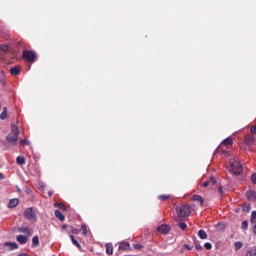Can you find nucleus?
Segmentation results:
<instances>
[{"label":"nucleus","mask_w":256,"mask_h":256,"mask_svg":"<svg viewBox=\"0 0 256 256\" xmlns=\"http://www.w3.org/2000/svg\"><path fill=\"white\" fill-rule=\"evenodd\" d=\"M195 247L198 251H203V246H201V244H199L197 241H195Z\"/></svg>","instance_id":"nucleus-36"},{"label":"nucleus","mask_w":256,"mask_h":256,"mask_svg":"<svg viewBox=\"0 0 256 256\" xmlns=\"http://www.w3.org/2000/svg\"><path fill=\"white\" fill-rule=\"evenodd\" d=\"M68 231H70L74 235H77L79 233V230H77L76 228H73V226H68Z\"/></svg>","instance_id":"nucleus-29"},{"label":"nucleus","mask_w":256,"mask_h":256,"mask_svg":"<svg viewBox=\"0 0 256 256\" xmlns=\"http://www.w3.org/2000/svg\"><path fill=\"white\" fill-rule=\"evenodd\" d=\"M54 215L57 219H59V221H65V216L63 213H61V211L55 210Z\"/></svg>","instance_id":"nucleus-15"},{"label":"nucleus","mask_w":256,"mask_h":256,"mask_svg":"<svg viewBox=\"0 0 256 256\" xmlns=\"http://www.w3.org/2000/svg\"><path fill=\"white\" fill-rule=\"evenodd\" d=\"M70 239H71L73 245H75V247H78V249H81V244H79V241L75 240V236L70 235Z\"/></svg>","instance_id":"nucleus-23"},{"label":"nucleus","mask_w":256,"mask_h":256,"mask_svg":"<svg viewBox=\"0 0 256 256\" xmlns=\"http://www.w3.org/2000/svg\"><path fill=\"white\" fill-rule=\"evenodd\" d=\"M106 253L108 255H113V244L111 243L106 244Z\"/></svg>","instance_id":"nucleus-19"},{"label":"nucleus","mask_w":256,"mask_h":256,"mask_svg":"<svg viewBox=\"0 0 256 256\" xmlns=\"http://www.w3.org/2000/svg\"><path fill=\"white\" fill-rule=\"evenodd\" d=\"M216 227L219 228L220 231H225V224L223 223H218Z\"/></svg>","instance_id":"nucleus-35"},{"label":"nucleus","mask_w":256,"mask_h":256,"mask_svg":"<svg viewBox=\"0 0 256 256\" xmlns=\"http://www.w3.org/2000/svg\"><path fill=\"white\" fill-rule=\"evenodd\" d=\"M20 145H29V140H27V139H22V140L20 141Z\"/></svg>","instance_id":"nucleus-38"},{"label":"nucleus","mask_w":256,"mask_h":256,"mask_svg":"<svg viewBox=\"0 0 256 256\" xmlns=\"http://www.w3.org/2000/svg\"><path fill=\"white\" fill-rule=\"evenodd\" d=\"M18 232L24 233V235H28V237H31V235H33V229L29 227H19Z\"/></svg>","instance_id":"nucleus-7"},{"label":"nucleus","mask_w":256,"mask_h":256,"mask_svg":"<svg viewBox=\"0 0 256 256\" xmlns=\"http://www.w3.org/2000/svg\"><path fill=\"white\" fill-rule=\"evenodd\" d=\"M246 256H256V247L248 249Z\"/></svg>","instance_id":"nucleus-24"},{"label":"nucleus","mask_w":256,"mask_h":256,"mask_svg":"<svg viewBox=\"0 0 256 256\" xmlns=\"http://www.w3.org/2000/svg\"><path fill=\"white\" fill-rule=\"evenodd\" d=\"M234 247H235V251H239V249H241L243 247V243L242 242H235Z\"/></svg>","instance_id":"nucleus-28"},{"label":"nucleus","mask_w":256,"mask_h":256,"mask_svg":"<svg viewBox=\"0 0 256 256\" xmlns=\"http://www.w3.org/2000/svg\"><path fill=\"white\" fill-rule=\"evenodd\" d=\"M177 217L175 221L178 222L180 217H189L191 215V206L187 204L176 207Z\"/></svg>","instance_id":"nucleus-2"},{"label":"nucleus","mask_w":256,"mask_h":256,"mask_svg":"<svg viewBox=\"0 0 256 256\" xmlns=\"http://www.w3.org/2000/svg\"><path fill=\"white\" fill-rule=\"evenodd\" d=\"M22 57L23 59H25V61H29L30 63H35L37 59V53H35V51L33 50H24L22 53Z\"/></svg>","instance_id":"nucleus-4"},{"label":"nucleus","mask_w":256,"mask_h":256,"mask_svg":"<svg viewBox=\"0 0 256 256\" xmlns=\"http://www.w3.org/2000/svg\"><path fill=\"white\" fill-rule=\"evenodd\" d=\"M249 227V222L247 220L242 222V229L246 231V229Z\"/></svg>","instance_id":"nucleus-32"},{"label":"nucleus","mask_w":256,"mask_h":256,"mask_svg":"<svg viewBox=\"0 0 256 256\" xmlns=\"http://www.w3.org/2000/svg\"><path fill=\"white\" fill-rule=\"evenodd\" d=\"M62 229H69V226H67V224H63Z\"/></svg>","instance_id":"nucleus-47"},{"label":"nucleus","mask_w":256,"mask_h":256,"mask_svg":"<svg viewBox=\"0 0 256 256\" xmlns=\"http://www.w3.org/2000/svg\"><path fill=\"white\" fill-rule=\"evenodd\" d=\"M250 131H251V133L256 134V125L252 126Z\"/></svg>","instance_id":"nucleus-42"},{"label":"nucleus","mask_w":256,"mask_h":256,"mask_svg":"<svg viewBox=\"0 0 256 256\" xmlns=\"http://www.w3.org/2000/svg\"><path fill=\"white\" fill-rule=\"evenodd\" d=\"M171 196L170 195H160L158 196V199L160 201H167V199H169Z\"/></svg>","instance_id":"nucleus-30"},{"label":"nucleus","mask_w":256,"mask_h":256,"mask_svg":"<svg viewBox=\"0 0 256 256\" xmlns=\"http://www.w3.org/2000/svg\"><path fill=\"white\" fill-rule=\"evenodd\" d=\"M242 211L249 213V211H251V204H243Z\"/></svg>","instance_id":"nucleus-25"},{"label":"nucleus","mask_w":256,"mask_h":256,"mask_svg":"<svg viewBox=\"0 0 256 256\" xmlns=\"http://www.w3.org/2000/svg\"><path fill=\"white\" fill-rule=\"evenodd\" d=\"M129 247H131V245L129 244V242H122L119 245V249L123 250V251H127V249H129Z\"/></svg>","instance_id":"nucleus-18"},{"label":"nucleus","mask_w":256,"mask_h":256,"mask_svg":"<svg viewBox=\"0 0 256 256\" xmlns=\"http://www.w3.org/2000/svg\"><path fill=\"white\" fill-rule=\"evenodd\" d=\"M246 195H247V199H248L249 201H255V200H256V192H255V191L250 190V191H248V192L246 193Z\"/></svg>","instance_id":"nucleus-13"},{"label":"nucleus","mask_w":256,"mask_h":256,"mask_svg":"<svg viewBox=\"0 0 256 256\" xmlns=\"http://www.w3.org/2000/svg\"><path fill=\"white\" fill-rule=\"evenodd\" d=\"M54 207H59V209H62V211H65L66 208H65V205L63 203H55L54 204Z\"/></svg>","instance_id":"nucleus-31"},{"label":"nucleus","mask_w":256,"mask_h":256,"mask_svg":"<svg viewBox=\"0 0 256 256\" xmlns=\"http://www.w3.org/2000/svg\"><path fill=\"white\" fill-rule=\"evenodd\" d=\"M24 217H26L28 221H37V214L35 213L33 208H27L24 211Z\"/></svg>","instance_id":"nucleus-5"},{"label":"nucleus","mask_w":256,"mask_h":256,"mask_svg":"<svg viewBox=\"0 0 256 256\" xmlns=\"http://www.w3.org/2000/svg\"><path fill=\"white\" fill-rule=\"evenodd\" d=\"M17 205H19V199H17V198L11 199L8 203L9 209H13V208L17 207Z\"/></svg>","instance_id":"nucleus-12"},{"label":"nucleus","mask_w":256,"mask_h":256,"mask_svg":"<svg viewBox=\"0 0 256 256\" xmlns=\"http://www.w3.org/2000/svg\"><path fill=\"white\" fill-rule=\"evenodd\" d=\"M0 49H1V51H4V53H5V52L9 51V46L8 45H1Z\"/></svg>","instance_id":"nucleus-37"},{"label":"nucleus","mask_w":256,"mask_h":256,"mask_svg":"<svg viewBox=\"0 0 256 256\" xmlns=\"http://www.w3.org/2000/svg\"><path fill=\"white\" fill-rule=\"evenodd\" d=\"M215 185H217V183H210L209 185L210 189H215Z\"/></svg>","instance_id":"nucleus-45"},{"label":"nucleus","mask_w":256,"mask_h":256,"mask_svg":"<svg viewBox=\"0 0 256 256\" xmlns=\"http://www.w3.org/2000/svg\"><path fill=\"white\" fill-rule=\"evenodd\" d=\"M134 249H143V245L141 244H135Z\"/></svg>","instance_id":"nucleus-41"},{"label":"nucleus","mask_w":256,"mask_h":256,"mask_svg":"<svg viewBox=\"0 0 256 256\" xmlns=\"http://www.w3.org/2000/svg\"><path fill=\"white\" fill-rule=\"evenodd\" d=\"M157 231L162 235H167L171 231V227L167 224H162L157 228Z\"/></svg>","instance_id":"nucleus-6"},{"label":"nucleus","mask_w":256,"mask_h":256,"mask_svg":"<svg viewBox=\"0 0 256 256\" xmlns=\"http://www.w3.org/2000/svg\"><path fill=\"white\" fill-rule=\"evenodd\" d=\"M246 145H255V136L253 134H248L244 139Z\"/></svg>","instance_id":"nucleus-8"},{"label":"nucleus","mask_w":256,"mask_h":256,"mask_svg":"<svg viewBox=\"0 0 256 256\" xmlns=\"http://www.w3.org/2000/svg\"><path fill=\"white\" fill-rule=\"evenodd\" d=\"M211 183H217V179H215V177H211L209 180L203 182L202 187H209Z\"/></svg>","instance_id":"nucleus-14"},{"label":"nucleus","mask_w":256,"mask_h":256,"mask_svg":"<svg viewBox=\"0 0 256 256\" xmlns=\"http://www.w3.org/2000/svg\"><path fill=\"white\" fill-rule=\"evenodd\" d=\"M5 179V176L3 175V173H0V181Z\"/></svg>","instance_id":"nucleus-46"},{"label":"nucleus","mask_w":256,"mask_h":256,"mask_svg":"<svg viewBox=\"0 0 256 256\" xmlns=\"http://www.w3.org/2000/svg\"><path fill=\"white\" fill-rule=\"evenodd\" d=\"M29 238H27V236L24 235H18L16 237V240L18 241V243H20V245H25L27 243Z\"/></svg>","instance_id":"nucleus-11"},{"label":"nucleus","mask_w":256,"mask_h":256,"mask_svg":"<svg viewBox=\"0 0 256 256\" xmlns=\"http://www.w3.org/2000/svg\"><path fill=\"white\" fill-rule=\"evenodd\" d=\"M81 229L83 231V235H87V226L82 225Z\"/></svg>","instance_id":"nucleus-40"},{"label":"nucleus","mask_w":256,"mask_h":256,"mask_svg":"<svg viewBox=\"0 0 256 256\" xmlns=\"http://www.w3.org/2000/svg\"><path fill=\"white\" fill-rule=\"evenodd\" d=\"M16 163H17V165H25V157H23V156H18V157L16 158Z\"/></svg>","instance_id":"nucleus-22"},{"label":"nucleus","mask_w":256,"mask_h":256,"mask_svg":"<svg viewBox=\"0 0 256 256\" xmlns=\"http://www.w3.org/2000/svg\"><path fill=\"white\" fill-rule=\"evenodd\" d=\"M32 247H39V236H34L32 238Z\"/></svg>","instance_id":"nucleus-21"},{"label":"nucleus","mask_w":256,"mask_h":256,"mask_svg":"<svg viewBox=\"0 0 256 256\" xmlns=\"http://www.w3.org/2000/svg\"><path fill=\"white\" fill-rule=\"evenodd\" d=\"M192 200L198 201V203H200V205H203V203H205V199H203V197H201V195H194L192 197Z\"/></svg>","instance_id":"nucleus-17"},{"label":"nucleus","mask_w":256,"mask_h":256,"mask_svg":"<svg viewBox=\"0 0 256 256\" xmlns=\"http://www.w3.org/2000/svg\"><path fill=\"white\" fill-rule=\"evenodd\" d=\"M10 73L11 75H19L21 73V69L19 68V66L12 67L10 69Z\"/></svg>","instance_id":"nucleus-16"},{"label":"nucleus","mask_w":256,"mask_h":256,"mask_svg":"<svg viewBox=\"0 0 256 256\" xmlns=\"http://www.w3.org/2000/svg\"><path fill=\"white\" fill-rule=\"evenodd\" d=\"M250 223H252L253 226V233L254 235H256V211H252L251 213V219H250Z\"/></svg>","instance_id":"nucleus-9"},{"label":"nucleus","mask_w":256,"mask_h":256,"mask_svg":"<svg viewBox=\"0 0 256 256\" xmlns=\"http://www.w3.org/2000/svg\"><path fill=\"white\" fill-rule=\"evenodd\" d=\"M251 180H252V183H254V185H256V173L252 174Z\"/></svg>","instance_id":"nucleus-39"},{"label":"nucleus","mask_w":256,"mask_h":256,"mask_svg":"<svg viewBox=\"0 0 256 256\" xmlns=\"http://www.w3.org/2000/svg\"><path fill=\"white\" fill-rule=\"evenodd\" d=\"M6 141L10 145H17V141H19V127L17 125L11 124V132L6 136Z\"/></svg>","instance_id":"nucleus-1"},{"label":"nucleus","mask_w":256,"mask_h":256,"mask_svg":"<svg viewBox=\"0 0 256 256\" xmlns=\"http://www.w3.org/2000/svg\"><path fill=\"white\" fill-rule=\"evenodd\" d=\"M4 247H10L8 251H13L15 249H19V245L16 242H6Z\"/></svg>","instance_id":"nucleus-10"},{"label":"nucleus","mask_w":256,"mask_h":256,"mask_svg":"<svg viewBox=\"0 0 256 256\" xmlns=\"http://www.w3.org/2000/svg\"><path fill=\"white\" fill-rule=\"evenodd\" d=\"M229 173H233V175H241L243 173V164L238 160H234L230 163Z\"/></svg>","instance_id":"nucleus-3"},{"label":"nucleus","mask_w":256,"mask_h":256,"mask_svg":"<svg viewBox=\"0 0 256 256\" xmlns=\"http://www.w3.org/2000/svg\"><path fill=\"white\" fill-rule=\"evenodd\" d=\"M198 236H199L201 239H207V232H205V230H199V231H198Z\"/></svg>","instance_id":"nucleus-26"},{"label":"nucleus","mask_w":256,"mask_h":256,"mask_svg":"<svg viewBox=\"0 0 256 256\" xmlns=\"http://www.w3.org/2000/svg\"><path fill=\"white\" fill-rule=\"evenodd\" d=\"M204 247H205V249H207L208 251H210V249H213V245H212L211 243H209V242H206V243L204 244Z\"/></svg>","instance_id":"nucleus-34"},{"label":"nucleus","mask_w":256,"mask_h":256,"mask_svg":"<svg viewBox=\"0 0 256 256\" xmlns=\"http://www.w3.org/2000/svg\"><path fill=\"white\" fill-rule=\"evenodd\" d=\"M0 119H7V107L3 108V111L0 114Z\"/></svg>","instance_id":"nucleus-27"},{"label":"nucleus","mask_w":256,"mask_h":256,"mask_svg":"<svg viewBox=\"0 0 256 256\" xmlns=\"http://www.w3.org/2000/svg\"><path fill=\"white\" fill-rule=\"evenodd\" d=\"M49 197H53V191L48 192Z\"/></svg>","instance_id":"nucleus-48"},{"label":"nucleus","mask_w":256,"mask_h":256,"mask_svg":"<svg viewBox=\"0 0 256 256\" xmlns=\"http://www.w3.org/2000/svg\"><path fill=\"white\" fill-rule=\"evenodd\" d=\"M184 248H185V249H188V251H191V249H193V247H191V246L188 245V244H184Z\"/></svg>","instance_id":"nucleus-43"},{"label":"nucleus","mask_w":256,"mask_h":256,"mask_svg":"<svg viewBox=\"0 0 256 256\" xmlns=\"http://www.w3.org/2000/svg\"><path fill=\"white\" fill-rule=\"evenodd\" d=\"M218 193H220V195H223V187L219 186Z\"/></svg>","instance_id":"nucleus-44"},{"label":"nucleus","mask_w":256,"mask_h":256,"mask_svg":"<svg viewBox=\"0 0 256 256\" xmlns=\"http://www.w3.org/2000/svg\"><path fill=\"white\" fill-rule=\"evenodd\" d=\"M222 145H225L226 147H231L233 145V139L231 138H226L223 142Z\"/></svg>","instance_id":"nucleus-20"},{"label":"nucleus","mask_w":256,"mask_h":256,"mask_svg":"<svg viewBox=\"0 0 256 256\" xmlns=\"http://www.w3.org/2000/svg\"><path fill=\"white\" fill-rule=\"evenodd\" d=\"M178 227H180V229H182V231H185V229H187V224L186 223H178Z\"/></svg>","instance_id":"nucleus-33"}]
</instances>
